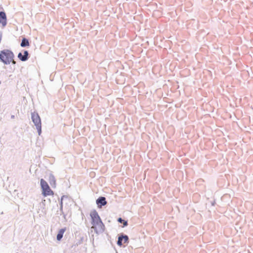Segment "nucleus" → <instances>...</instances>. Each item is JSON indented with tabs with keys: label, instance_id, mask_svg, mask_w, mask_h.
I'll return each mask as SVG.
<instances>
[{
	"label": "nucleus",
	"instance_id": "obj_3",
	"mask_svg": "<svg viewBox=\"0 0 253 253\" xmlns=\"http://www.w3.org/2000/svg\"><path fill=\"white\" fill-rule=\"evenodd\" d=\"M41 186L42 189V194L44 197L53 195V191L50 189L47 183L43 179H41Z\"/></svg>",
	"mask_w": 253,
	"mask_h": 253
},
{
	"label": "nucleus",
	"instance_id": "obj_7",
	"mask_svg": "<svg viewBox=\"0 0 253 253\" xmlns=\"http://www.w3.org/2000/svg\"><path fill=\"white\" fill-rule=\"evenodd\" d=\"M0 23H1L3 26H5L6 24V14L3 11L0 12Z\"/></svg>",
	"mask_w": 253,
	"mask_h": 253
},
{
	"label": "nucleus",
	"instance_id": "obj_10",
	"mask_svg": "<svg viewBox=\"0 0 253 253\" xmlns=\"http://www.w3.org/2000/svg\"><path fill=\"white\" fill-rule=\"evenodd\" d=\"M29 45H30V43H29V41L25 38H23L22 39V42L21 43V46L22 47H25V46H29Z\"/></svg>",
	"mask_w": 253,
	"mask_h": 253
},
{
	"label": "nucleus",
	"instance_id": "obj_2",
	"mask_svg": "<svg viewBox=\"0 0 253 253\" xmlns=\"http://www.w3.org/2000/svg\"><path fill=\"white\" fill-rule=\"evenodd\" d=\"M90 215L92 219V224L93 225L92 226V228L96 229V226L101 228L104 226L98 214V213L96 211H92L90 213Z\"/></svg>",
	"mask_w": 253,
	"mask_h": 253
},
{
	"label": "nucleus",
	"instance_id": "obj_5",
	"mask_svg": "<svg viewBox=\"0 0 253 253\" xmlns=\"http://www.w3.org/2000/svg\"><path fill=\"white\" fill-rule=\"evenodd\" d=\"M128 239V238L126 235L120 236L118 238L117 244L121 247L123 244L126 243Z\"/></svg>",
	"mask_w": 253,
	"mask_h": 253
},
{
	"label": "nucleus",
	"instance_id": "obj_13",
	"mask_svg": "<svg viewBox=\"0 0 253 253\" xmlns=\"http://www.w3.org/2000/svg\"><path fill=\"white\" fill-rule=\"evenodd\" d=\"M62 200H63V197L61 198V203H60L61 209L62 208V206H63Z\"/></svg>",
	"mask_w": 253,
	"mask_h": 253
},
{
	"label": "nucleus",
	"instance_id": "obj_14",
	"mask_svg": "<svg viewBox=\"0 0 253 253\" xmlns=\"http://www.w3.org/2000/svg\"><path fill=\"white\" fill-rule=\"evenodd\" d=\"M53 183H54V184H55V180L54 179H53Z\"/></svg>",
	"mask_w": 253,
	"mask_h": 253
},
{
	"label": "nucleus",
	"instance_id": "obj_9",
	"mask_svg": "<svg viewBox=\"0 0 253 253\" xmlns=\"http://www.w3.org/2000/svg\"><path fill=\"white\" fill-rule=\"evenodd\" d=\"M66 230V228H62V229H61L59 230V231H58V233L57 235V240L58 241H60L61 240V239L63 237V234L65 232Z\"/></svg>",
	"mask_w": 253,
	"mask_h": 253
},
{
	"label": "nucleus",
	"instance_id": "obj_1",
	"mask_svg": "<svg viewBox=\"0 0 253 253\" xmlns=\"http://www.w3.org/2000/svg\"><path fill=\"white\" fill-rule=\"evenodd\" d=\"M13 58L14 54L9 50L5 49L0 52V59L5 64H9L11 62L15 64V61L14 60Z\"/></svg>",
	"mask_w": 253,
	"mask_h": 253
},
{
	"label": "nucleus",
	"instance_id": "obj_8",
	"mask_svg": "<svg viewBox=\"0 0 253 253\" xmlns=\"http://www.w3.org/2000/svg\"><path fill=\"white\" fill-rule=\"evenodd\" d=\"M24 54V55H23L21 53H19L18 55V57L22 61H25L27 60L28 52L27 51H25Z\"/></svg>",
	"mask_w": 253,
	"mask_h": 253
},
{
	"label": "nucleus",
	"instance_id": "obj_11",
	"mask_svg": "<svg viewBox=\"0 0 253 253\" xmlns=\"http://www.w3.org/2000/svg\"><path fill=\"white\" fill-rule=\"evenodd\" d=\"M123 224H124V225L125 226H126L127 225V222L126 221H125L124 220V221H123Z\"/></svg>",
	"mask_w": 253,
	"mask_h": 253
},
{
	"label": "nucleus",
	"instance_id": "obj_12",
	"mask_svg": "<svg viewBox=\"0 0 253 253\" xmlns=\"http://www.w3.org/2000/svg\"><path fill=\"white\" fill-rule=\"evenodd\" d=\"M118 221L120 222V223H122L123 222V221H124V220L122 219L121 218H119L118 220Z\"/></svg>",
	"mask_w": 253,
	"mask_h": 253
},
{
	"label": "nucleus",
	"instance_id": "obj_4",
	"mask_svg": "<svg viewBox=\"0 0 253 253\" xmlns=\"http://www.w3.org/2000/svg\"><path fill=\"white\" fill-rule=\"evenodd\" d=\"M32 119L35 125L36 126L39 135H40L42 132V125L41 119L38 114L35 112L32 113Z\"/></svg>",
	"mask_w": 253,
	"mask_h": 253
},
{
	"label": "nucleus",
	"instance_id": "obj_6",
	"mask_svg": "<svg viewBox=\"0 0 253 253\" xmlns=\"http://www.w3.org/2000/svg\"><path fill=\"white\" fill-rule=\"evenodd\" d=\"M96 204L98 207L101 208L102 206H105L107 204L106 199L104 197H100L96 200Z\"/></svg>",
	"mask_w": 253,
	"mask_h": 253
}]
</instances>
